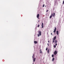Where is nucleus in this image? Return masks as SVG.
<instances>
[{"label":"nucleus","instance_id":"nucleus-1","mask_svg":"<svg viewBox=\"0 0 64 64\" xmlns=\"http://www.w3.org/2000/svg\"><path fill=\"white\" fill-rule=\"evenodd\" d=\"M38 34H37L38 37H39L41 35V32L40 31H38Z\"/></svg>","mask_w":64,"mask_h":64},{"label":"nucleus","instance_id":"nucleus-2","mask_svg":"<svg viewBox=\"0 0 64 64\" xmlns=\"http://www.w3.org/2000/svg\"><path fill=\"white\" fill-rule=\"evenodd\" d=\"M56 28L55 27H54V32L55 33L56 32Z\"/></svg>","mask_w":64,"mask_h":64},{"label":"nucleus","instance_id":"nucleus-3","mask_svg":"<svg viewBox=\"0 0 64 64\" xmlns=\"http://www.w3.org/2000/svg\"><path fill=\"white\" fill-rule=\"evenodd\" d=\"M57 54V51H55L54 53V54L56 55Z\"/></svg>","mask_w":64,"mask_h":64},{"label":"nucleus","instance_id":"nucleus-4","mask_svg":"<svg viewBox=\"0 0 64 64\" xmlns=\"http://www.w3.org/2000/svg\"><path fill=\"white\" fill-rule=\"evenodd\" d=\"M37 18H38V19H40V18H39V14H38L36 16Z\"/></svg>","mask_w":64,"mask_h":64},{"label":"nucleus","instance_id":"nucleus-5","mask_svg":"<svg viewBox=\"0 0 64 64\" xmlns=\"http://www.w3.org/2000/svg\"><path fill=\"white\" fill-rule=\"evenodd\" d=\"M53 13H52L51 14V16L50 17V19H51L52 17V16H53Z\"/></svg>","mask_w":64,"mask_h":64},{"label":"nucleus","instance_id":"nucleus-6","mask_svg":"<svg viewBox=\"0 0 64 64\" xmlns=\"http://www.w3.org/2000/svg\"><path fill=\"white\" fill-rule=\"evenodd\" d=\"M42 28H43V27H44V26H43V22H42Z\"/></svg>","mask_w":64,"mask_h":64},{"label":"nucleus","instance_id":"nucleus-7","mask_svg":"<svg viewBox=\"0 0 64 64\" xmlns=\"http://www.w3.org/2000/svg\"><path fill=\"white\" fill-rule=\"evenodd\" d=\"M56 34L57 35H58V34H59V31L58 30L56 31Z\"/></svg>","mask_w":64,"mask_h":64},{"label":"nucleus","instance_id":"nucleus-8","mask_svg":"<svg viewBox=\"0 0 64 64\" xmlns=\"http://www.w3.org/2000/svg\"><path fill=\"white\" fill-rule=\"evenodd\" d=\"M38 42H37V41H35L34 42V43H35V44H37V43Z\"/></svg>","mask_w":64,"mask_h":64},{"label":"nucleus","instance_id":"nucleus-9","mask_svg":"<svg viewBox=\"0 0 64 64\" xmlns=\"http://www.w3.org/2000/svg\"><path fill=\"white\" fill-rule=\"evenodd\" d=\"M56 39V36H55L54 38V40H55Z\"/></svg>","mask_w":64,"mask_h":64},{"label":"nucleus","instance_id":"nucleus-10","mask_svg":"<svg viewBox=\"0 0 64 64\" xmlns=\"http://www.w3.org/2000/svg\"><path fill=\"white\" fill-rule=\"evenodd\" d=\"M55 41V40L53 39L52 40V43H54V41Z\"/></svg>","mask_w":64,"mask_h":64},{"label":"nucleus","instance_id":"nucleus-11","mask_svg":"<svg viewBox=\"0 0 64 64\" xmlns=\"http://www.w3.org/2000/svg\"><path fill=\"white\" fill-rule=\"evenodd\" d=\"M35 60H36V58H34V62H35Z\"/></svg>","mask_w":64,"mask_h":64},{"label":"nucleus","instance_id":"nucleus-12","mask_svg":"<svg viewBox=\"0 0 64 64\" xmlns=\"http://www.w3.org/2000/svg\"><path fill=\"white\" fill-rule=\"evenodd\" d=\"M55 13L54 12L53 16V17H54V16H55Z\"/></svg>","mask_w":64,"mask_h":64},{"label":"nucleus","instance_id":"nucleus-13","mask_svg":"<svg viewBox=\"0 0 64 64\" xmlns=\"http://www.w3.org/2000/svg\"><path fill=\"white\" fill-rule=\"evenodd\" d=\"M57 40H56L54 42V43H57Z\"/></svg>","mask_w":64,"mask_h":64},{"label":"nucleus","instance_id":"nucleus-14","mask_svg":"<svg viewBox=\"0 0 64 64\" xmlns=\"http://www.w3.org/2000/svg\"><path fill=\"white\" fill-rule=\"evenodd\" d=\"M48 53H49V49L48 50Z\"/></svg>","mask_w":64,"mask_h":64},{"label":"nucleus","instance_id":"nucleus-15","mask_svg":"<svg viewBox=\"0 0 64 64\" xmlns=\"http://www.w3.org/2000/svg\"><path fill=\"white\" fill-rule=\"evenodd\" d=\"M54 59H55L54 58H53L52 59V61H53L54 60Z\"/></svg>","mask_w":64,"mask_h":64},{"label":"nucleus","instance_id":"nucleus-16","mask_svg":"<svg viewBox=\"0 0 64 64\" xmlns=\"http://www.w3.org/2000/svg\"><path fill=\"white\" fill-rule=\"evenodd\" d=\"M54 48H56V46L54 45Z\"/></svg>","mask_w":64,"mask_h":64},{"label":"nucleus","instance_id":"nucleus-17","mask_svg":"<svg viewBox=\"0 0 64 64\" xmlns=\"http://www.w3.org/2000/svg\"><path fill=\"white\" fill-rule=\"evenodd\" d=\"M32 58L33 59L34 58V54H33V56H32Z\"/></svg>","mask_w":64,"mask_h":64},{"label":"nucleus","instance_id":"nucleus-18","mask_svg":"<svg viewBox=\"0 0 64 64\" xmlns=\"http://www.w3.org/2000/svg\"><path fill=\"white\" fill-rule=\"evenodd\" d=\"M40 26V25L38 24V27H39V26Z\"/></svg>","mask_w":64,"mask_h":64},{"label":"nucleus","instance_id":"nucleus-19","mask_svg":"<svg viewBox=\"0 0 64 64\" xmlns=\"http://www.w3.org/2000/svg\"><path fill=\"white\" fill-rule=\"evenodd\" d=\"M52 57H54V54H52Z\"/></svg>","mask_w":64,"mask_h":64},{"label":"nucleus","instance_id":"nucleus-20","mask_svg":"<svg viewBox=\"0 0 64 64\" xmlns=\"http://www.w3.org/2000/svg\"><path fill=\"white\" fill-rule=\"evenodd\" d=\"M40 53H42V51L40 52Z\"/></svg>","mask_w":64,"mask_h":64},{"label":"nucleus","instance_id":"nucleus-21","mask_svg":"<svg viewBox=\"0 0 64 64\" xmlns=\"http://www.w3.org/2000/svg\"><path fill=\"white\" fill-rule=\"evenodd\" d=\"M44 6H45V5H44V4L42 6L43 7H44Z\"/></svg>","mask_w":64,"mask_h":64},{"label":"nucleus","instance_id":"nucleus-22","mask_svg":"<svg viewBox=\"0 0 64 64\" xmlns=\"http://www.w3.org/2000/svg\"><path fill=\"white\" fill-rule=\"evenodd\" d=\"M64 4V1H63L62 4Z\"/></svg>","mask_w":64,"mask_h":64},{"label":"nucleus","instance_id":"nucleus-23","mask_svg":"<svg viewBox=\"0 0 64 64\" xmlns=\"http://www.w3.org/2000/svg\"><path fill=\"white\" fill-rule=\"evenodd\" d=\"M48 49V48H46V51H47V50Z\"/></svg>","mask_w":64,"mask_h":64},{"label":"nucleus","instance_id":"nucleus-24","mask_svg":"<svg viewBox=\"0 0 64 64\" xmlns=\"http://www.w3.org/2000/svg\"><path fill=\"white\" fill-rule=\"evenodd\" d=\"M55 45H56V46H57V44H55Z\"/></svg>","mask_w":64,"mask_h":64},{"label":"nucleus","instance_id":"nucleus-25","mask_svg":"<svg viewBox=\"0 0 64 64\" xmlns=\"http://www.w3.org/2000/svg\"><path fill=\"white\" fill-rule=\"evenodd\" d=\"M51 35H52V33H51Z\"/></svg>","mask_w":64,"mask_h":64},{"label":"nucleus","instance_id":"nucleus-26","mask_svg":"<svg viewBox=\"0 0 64 64\" xmlns=\"http://www.w3.org/2000/svg\"><path fill=\"white\" fill-rule=\"evenodd\" d=\"M40 51L41 52V50L40 49Z\"/></svg>","mask_w":64,"mask_h":64},{"label":"nucleus","instance_id":"nucleus-27","mask_svg":"<svg viewBox=\"0 0 64 64\" xmlns=\"http://www.w3.org/2000/svg\"><path fill=\"white\" fill-rule=\"evenodd\" d=\"M48 10L46 11V12H48Z\"/></svg>","mask_w":64,"mask_h":64},{"label":"nucleus","instance_id":"nucleus-28","mask_svg":"<svg viewBox=\"0 0 64 64\" xmlns=\"http://www.w3.org/2000/svg\"><path fill=\"white\" fill-rule=\"evenodd\" d=\"M38 22H40V20H38Z\"/></svg>","mask_w":64,"mask_h":64},{"label":"nucleus","instance_id":"nucleus-29","mask_svg":"<svg viewBox=\"0 0 64 64\" xmlns=\"http://www.w3.org/2000/svg\"><path fill=\"white\" fill-rule=\"evenodd\" d=\"M50 42V41H49V40H48V43L49 42Z\"/></svg>","mask_w":64,"mask_h":64},{"label":"nucleus","instance_id":"nucleus-30","mask_svg":"<svg viewBox=\"0 0 64 64\" xmlns=\"http://www.w3.org/2000/svg\"><path fill=\"white\" fill-rule=\"evenodd\" d=\"M48 46H49V44H48Z\"/></svg>","mask_w":64,"mask_h":64},{"label":"nucleus","instance_id":"nucleus-31","mask_svg":"<svg viewBox=\"0 0 64 64\" xmlns=\"http://www.w3.org/2000/svg\"><path fill=\"white\" fill-rule=\"evenodd\" d=\"M46 6H45V7H46Z\"/></svg>","mask_w":64,"mask_h":64}]
</instances>
